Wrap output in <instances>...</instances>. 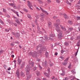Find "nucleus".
I'll return each instance as SVG.
<instances>
[{
	"label": "nucleus",
	"instance_id": "12",
	"mask_svg": "<svg viewBox=\"0 0 80 80\" xmlns=\"http://www.w3.org/2000/svg\"><path fill=\"white\" fill-rule=\"evenodd\" d=\"M56 23L55 24H57V25H59L60 24V21L59 19H58L56 21Z\"/></svg>",
	"mask_w": 80,
	"mask_h": 80
},
{
	"label": "nucleus",
	"instance_id": "27",
	"mask_svg": "<svg viewBox=\"0 0 80 80\" xmlns=\"http://www.w3.org/2000/svg\"><path fill=\"white\" fill-rule=\"evenodd\" d=\"M25 63L24 62L22 63V68H23V67H24V65H25Z\"/></svg>",
	"mask_w": 80,
	"mask_h": 80
},
{
	"label": "nucleus",
	"instance_id": "52",
	"mask_svg": "<svg viewBox=\"0 0 80 80\" xmlns=\"http://www.w3.org/2000/svg\"><path fill=\"white\" fill-rule=\"evenodd\" d=\"M53 18H54V19H57V17L56 16H54L53 17Z\"/></svg>",
	"mask_w": 80,
	"mask_h": 80
},
{
	"label": "nucleus",
	"instance_id": "38",
	"mask_svg": "<svg viewBox=\"0 0 80 80\" xmlns=\"http://www.w3.org/2000/svg\"><path fill=\"white\" fill-rule=\"evenodd\" d=\"M30 65H31L32 67H33V65H34V62H32Z\"/></svg>",
	"mask_w": 80,
	"mask_h": 80
},
{
	"label": "nucleus",
	"instance_id": "8",
	"mask_svg": "<svg viewBox=\"0 0 80 80\" xmlns=\"http://www.w3.org/2000/svg\"><path fill=\"white\" fill-rule=\"evenodd\" d=\"M16 76H17L19 78H20L19 76H20V72H19V69H18L16 72Z\"/></svg>",
	"mask_w": 80,
	"mask_h": 80
},
{
	"label": "nucleus",
	"instance_id": "9",
	"mask_svg": "<svg viewBox=\"0 0 80 80\" xmlns=\"http://www.w3.org/2000/svg\"><path fill=\"white\" fill-rule=\"evenodd\" d=\"M40 17L42 18L40 19L42 21H43L44 20L43 19L45 18V15L43 14H40Z\"/></svg>",
	"mask_w": 80,
	"mask_h": 80
},
{
	"label": "nucleus",
	"instance_id": "28",
	"mask_svg": "<svg viewBox=\"0 0 80 80\" xmlns=\"http://www.w3.org/2000/svg\"><path fill=\"white\" fill-rule=\"evenodd\" d=\"M9 30H10V29H7V28L5 29V32H8Z\"/></svg>",
	"mask_w": 80,
	"mask_h": 80
},
{
	"label": "nucleus",
	"instance_id": "15",
	"mask_svg": "<svg viewBox=\"0 0 80 80\" xmlns=\"http://www.w3.org/2000/svg\"><path fill=\"white\" fill-rule=\"evenodd\" d=\"M14 18H15V19H16V22H17V23L18 25H20V22H19V21H18V19L17 18H16L15 17H14Z\"/></svg>",
	"mask_w": 80,
	"mask_h": 80
},
{
	"label": "nucleus",
	"instance_id": "17",
	"mask_svg": "<svg viewBox=\"0 0 80 80\" xmlns=\"http://www.w3.org/2000/svg\"><path fill=\"white\" fill-rule=\"evenodd\" d=\"M48 27L49 28H50L52 27V24H51V22H48Z\"/></svg>",
	"mask_w": 80,
	"mask_h": 80
},
{
	"label": "nucleus",
	"instance_id": "59",
	"mask_svg": "<svg viewBox=\"0 0 80 80\" xmlns=\"http://www.w3.org/2000/svg\"><path fill=\"white\" fill-rule=\"evenodd\" d=\"M11 45L12 46H14L15 45V44H13V43H12L11 44Z\"/></svg>",
	"mask_w": 80,
	"mask_h": 80
},
{
	"label": "nucleus",
	"instance_id": "10",
	"mask_svg": "<svg viewBox=\"0 0 80 80\" xmlns=\"http://www.w3.org/2000/svg\"><path fill=\"white\" fill-rule=\"evenodd\" d=\"M15 36L18 39L20 38V33H16Z\"/></svg>",
	"mask_w": 80,
	"mask_h": 80
},
{
	"label": "nucleus",
	"instance_id": "30",
	"mask_svg": "<svg viewBox=\"0 0 80 80\" xmlns=\"http://www.w3.org/2000/svg\"><path fill=\"white\" fill-rule=\"evenodd\" d=\"M27 17H28V18H29V19H31V16H30V15L29 14H28Z\"/></svg>",
	"mask_w": 80,
	"mask_h": 80
},
{
	"label": "nucleus",
	"instance_id": "46",
	"mask_svg": "<svg viewBox=\"0 0 80 80\" xmlns=\"http://www.w3.org/2000/svg\"><path fill=\"white\" fill-rule=\"evenodd\" d=\"M14 43H17V44H18H18H19L20 43H19V42H14Z\"/></svg>",
	"mask_w": 80,
	"mask_h": 80
},
{
	"label": "nucleus",
	"instance_id": "32",
	"mask_svg": "<svg viewBox=\"0 0 80 80\" xmlns=\"http://www.w3.org/2000/svg\"><path fill=\"white\" fill-rule=\"evenodd\" d=\"M14 13H16V14H17L18 17H19V14H18V12L15 11V12H14Z\"/></svg>",
	"mask_w": 80,
	"mask_h": 80
},
{
	"label": "nucleus",
	"instance_id": "64",
	"mask_svg": "<svg viewBox=\"0 0 80 80\" xmlns=\"http://www.w3.org/2000/svg\"><path fill=\"white\" fill-rule=\"evenodd\" d=\"M13 8H15V7H16V6H15V4H13Z\"/></svg>",
	"mask_w": 80,
	"mask_h": 80
},
{
	"label": "nucleus",
	"instance_id": "24",
	"mask_svg": "<svg viewBox=\"0 0 80 80\" xmlns=\"http://www.w3.org/2000/svg\"><path fill=\"white\" fill-rule=\"evenodd\" d=\"M66 3H67V4H68V5H72L71 3L69 2H68V1L67 0H66Z\"/></svg>",
	"mask_w": 80,
	"mask_h": 80
},
{
	"label": "nucleus",
	"instance_id": "22",
	"mask_svg": "<svg viewBox=\"0 0 80 80\" xmlns=\"http://www.w3.org/2000/svg\"><path fill=\"white\" fill-rule=\"evenodd\" d=\"M63 16L66 19H67V18H68V16H67V15H66V14L65 13L64 14Z\"/></svg>",
	"mask_w": 80,
	"mask_h": 80
},
{
	"label": "nucleus",
	"instance_id": "5",
	"mask_svg": "<svg viewBox=\"0 0 80 80\" xmlns=\"http://www.w3.org/2000/svg\"><path fill=\"white\" fill-rule=\"evenodd\" d=\"M39 54L37 52H35L32 53V56L33 57H35V58H37V57L39 56Z\"/></svg>",
	"mask_w": 80,
	"mask_h": 80
},
{
	"label": "nucleus",
	"instance_id": "60",
	"mask_svg": "<svg viewBox=\"0 0 80 80\" xmlns=\"http://www.w3.org/2000/svg\"><path fill=\"white\" fill-rule=\"evenodd\" d=\"M10 70H11V68H8V70H9V71H10Z\"/></svg>",
	"mask_w": 80,
	"mask_h": 80
},
{
	"label": "nucleus",
	"instance_id": "58",
	"mask_svg": "<svg viewBox=\"0 0 80 80\" xmlns=\"http://www.w3.org/2000/svg\"><path fill=\"white\" fill-rule=\"evenodd\" d=\"M71 66H72V65L71 64H70L69 65V66L68 67V68H71Z\"/></svg>",
	"mask_w": 80,
	"mask_h": 80
},
{
	"label": "nucleus",
	"instance_id": "18",
	"mask_svg": "<svg viewBox=\"0 0 80 80\" xmlns=\"http://www.w3.org/2000/svg\"><path fill=\"white\" fill-rule=\"evenodd\" d=\"M60 26L61 28L63 30H64V31H65V30H66V29L65 28V27H63L62 25H60Z\"/></svg>",
	"mask_w": 80,
	"mask_h": 80
},
{
	"label": "nucleus",
	"instance_id": "7",
	"mask_svg": "<svg viewBox=\"0 0 80 80\" xmlns=\"http://www.w3.org/2000/svg\"><path fill=\"white\" fill-rule=\"evenodd\" d=\"M59 34H58V38H59V39H62V32H58Z\"/></svg>",
	"mask_w": 80,
	"mask_h": 80
},
{
	"label": "nucleus",
	"instance_id": "4",
	"mask_svg": "<svg viewBox=\"0 0 80 80\" xmlns=\"http://www.w3.org/2000/svg\"><path fill=\"white\" fill-rule=\"evenodd\" d=\"M30 67L29 65H27L26 68H25V71L27 73H30Z\"/></svg>",
	"mask_w": 80,
	"mask_h": 80
},
{
	"label": "nucleus",
	"instance_id": "1",
	"mask_svg": "<svg viewBox=\"0 0 80 80\" xmlns=\"http://www.w3.org/2000/svg\"><path fill=\"white\" fill-rule=\"evenodd\" d=\"M40 47L41 48V49L39 51V53H42L43 51H45L46 50V49H47L45 47H43V46H41V45L40 44L37 47H36V48L37 50H38V48H40Z\"/></svg>",
	"mask_w": 80,
	"mask_h": 80
},
{
	"label": "nucleus",
	"instance_id": "26",
	"mask_svg": "<svg viewBox=\"0 0 80 80\" xmlns=\"http://www.w3.org/2000/svg\"><path fill=\"white\" fill-rule=\"evenodd\" d=\"M73 30V28H70L68 29V33H69L70 31H72Z\"/></svg>",
	"mask_w": 80,
	"mask_h": 80
},
{
	"label": "nucleus",
	"instance_id": "31",
	"mask_svg": "<svg viewBox=\"0 0 80 80\" xmlns=\"http://www.w3.org/2000/svg\"><path fill=\"white\" fill-rule=\"evenodd\" d=\"M38 66L40 70H42V67H41V66H40V64H38Z\"/></svg>",
	"mask_w": 80,
	"mask_h": 80
},
{
	"label": "nucleus",
	"instance_id": "2",
	"mask_svg": "<svg viewBox=\"0 0 80 80\" xmlns=\"http://www.w3.org/2000/svg\"><path fill=\"white\" fill-rule=\"evenodd\" d=\"M46 72H46H44V74L45 75L46 77H47L48 78H49L50 75V68H48Z\"/></svg>",
	"mask_w": 80,
	"mask_h": 80
},
{
	"label": "nucleus",
	"instance_id": "51",
	"mask_svg": "<svg viewBox=\"0 0 80 80\" xmlns=\"http://www.w3.org/2000/svg\"><path fill=\"white\" fill-rule=\"evenodd\" d=\"M35 23H36V24L37 25H38V24L37 23V20H36L35 21Z\"/></svg>",
	"mask_w": 80,
	"mask_h": 80
},
{
	"label": "nucleus",
	"instance_id": "35",
	"mask_svg": "<svg viewBox=\"0 0 80 80\" xmlns=\"http://www.w3.org/2000/svg\"><path fill=\"white\" fill-rule=\"evenodd\" d=\"M23 10L26 12H28V10L25 8L23 9Z\"/></svg>",
	"mask_w": 80,
	"mask_h": 80
},
{
	"label": "nucleus",
	"instance_id": "37",
	"mask_svg": "<svg viewBox=\"0 0 80 80\" xmlns=\"http://www.w3.org/2000/svg\"><path fill=\"white\" fill-rule=\"evenodd\" d=\"M44 38L45 39H46V40H48V38L47 36H44Z\"/></svg>",
	"mask_w": 80,
	"mask_h": 80
},
{
	"label": "nucleus",
	"instance_id": "63",
	"mask_svg": "<svg viewBox=\"0 0 80 80\" xmlns=\"http://www.w3.org/2000/svg\"><path fill=\"white\" fill-rule=\"evenodd\" d=\"M80 36H78V37H77V39H80Z\"/></svg>",
	"mask_w": 80,
	"mask_h": 80
},
{
	"label": "nucleus",
	"instance_id": "40",
	"mask_svg": "<svg viewBox=\"0 0 80 80\" xmlns=\"http://www.w3.org/2000/svg\"><path fill=\"white\" fill-rule=\"evenodd\" d=\"M37 62H40L41 61V60L40 59L38 58L37 59Z\"/></svg>",
	"mask_w": 80,
	"mask_h": 80
},
{
	"label": "nucleus",
	"instance_id": "6",
	"mask_svg": "<svg viewBox=\"0 0 80 80\" xmlns=\"http://www.w3.org/2000/svg\"><path fill=\"white\" fill-rule=\"evenodd\" d=\"M26 75H27V80H29V79H30L32 78V75L30 73H26Z\"/></svg>",
	"mask_w": 80,
	"mask_h": 80
},
{
	"label": "nucleus",
	"instance_id": "47",
	"mask_svg": "<svg viewBox=\"0 0 80 80\" xmlns=\"http://www.w3.org/2000/svg\"><path fill=\"white\" fill-rule=\"evenodd\" d=\"M7 22L9 23V24H10L11 23V21H10L9 20H7Z\"/></svg>",
	"mask_w": 80,
	"mask_h": 80
},
{
	"label": "nucleus",
	"instance_id": "14",
	"mask_svg": "<svg viewBox=\"0 0 80 80\" xmlns=\"http://www.w3.org/2000/svg\"><path fill=\"white\" fill-rule=\"evenodd\" d=\"M28 6L29 7H32L33 6H32V4L29 1H28Z\"/></svg>",
	"mask_w": 80,
	"mask_h": 80
},
{
	"label": "nucleus",
	"instance_id": "11",
	"mask_svg": "<svg viewBox=\"0 0 80 80\" xmlns=\"http://www.w3.org/2000/svg\"><path fill=\"white\" fill-rule=\"evenodd\" d=\"M40 8L42 12H44V13H45L47 15H48V12H47L46 11H45V10H43V8H41V7H40Z\"/></svg>",
	"mask_w": 80,
	"mask_h": 80
},
{
	"label": "nucleus",
	"instance_id": "53",
	"mask_svg": "<svg viewBox=\"0 0 80 80\" xmlns=\"http://www.w3.org/2000/svg\"><path fill=\"white\" fill-rule=\"evenodd\" d=\"M36 9L37 10H38V11H40V9H39L38 7L36 8Z\"/></svg>",
	"mask_w": 80,
	"mask_h": 80
},
{
	"label": "nucleus",
	"instance_id": "43",
	"mask_svg": "<svg viewBox=\"0 0 80 80\" xmlns=\"http://www.w3.org/2000/svg\"><path fill=\"white\" fill-rule=\"evenodd\" d=\"M3 12L5 13L7 12V10H6V9H5L3 8Z\"/></svg>",
	"mask_w": 80,
	"mask_h": 80
},
{
	"label": "nucleus",
	"instance_id": "29",
	"mask_svg": "<svg viewBox=\"0 0 80 80\" xmlns=\"http://www.w3.org/2000/svg\"><path fill=\"white\" fill-rule=\"evenodd\" d=\"M62 64L63 65L65 66V65H67V62H62Z\"/></svg>",
	"mask_w": 80,
	"mask_h": 80
},
{
	"label": "nucleus",
	"instance_id": "62",
	"mask_svg": "<svg viewBox=\"0 0 80 80\" xmlns=\"http://www.w3.org/2000/svg\"><path fill=\"white\" fill-rule=\"evenodd\" d=\"M54 78H55V76H52V80H53V79H54Z\"/></svg>",
	"mask_w": 80,
	"mask_h": 80
},
{
	"label": "nucleus",
	"instance_id": "20",
	"mask_svg": "<svg viewBox=\"0 0 80 80\" xmlns=\"http://www.w3.org/2000/svg\"><path fill=\"white\" fill-rule=\"evenodd\" d=\"M45 55L46 56V58H48V52H46L45 53Z\"/></svg>",
	"mask_w": 80,
	"mask_h": 80
},
{
	"label": "nucleus",
	"instance_id": "56",
	"mask_svg": "<svg viewBox=\"0 0 80 80\" xmlns=\"http://www.w3.org/2000/svg\"><path fill=\"white\" fill-rule=\"evenodd\" d=\"M39 3L40 4H43V2L41 1H40Z\"/></svg>",
	"mask_w": 80,
	"mask_h": 80
},
{
	"label": "nucleus",
	"instance_id": "61",
	"mask_svg": "<svg viewBox=\"0 0 80 80\" xmlns=\"http://www.w3.org/2000/svg\"><path fill=\"white\" fill-rule=\"evenodd\" d=\"M11 10L12 11V12H14V13H15V11L13 9H11Z\"/></svg>",
	"mask_w": 80,
	"mask_h": 80
},
{
	"label": "nucleus",
	"instance_id": "55",
	"mask_svg": "<svg viewBox=\"0 0 80 80\" xmlns=\"http://www.w3.org/2000/svg\"><path fill=\"white\" fill-rule=\"evenodd\" d=\"M37 80H41V79L39 77H38L37 78Z\"/></svg>",
	"mask_w": 80,
	"mask_h": 80
},
{
	"label": "nucleus",
	"instance_id": "19",
	"mask_svg": "<svg viewBox=\"0 0 80 80\" xmlns=\"http://www.w3.org/2000/svg\"><path fill=\"white\" fill-rule=\"evenodd\" d=\"M20 75L21 77H25V74H24V73L22 72H20Z\"/></svg>",
	"mask_w": 80,
	"mask_h": 80
},
{
	"label": "nucleus",
	"instance_id": "39",
	"mask_svg": "<svg viewBox=\"0 0 80 80\" xmlns=\"http://www.w3.org/2000/svg\"><path fill=\"white\" fill-rule=\"evenodd\" d=\"M9 5L11 6H13V3H9Z\"/></svg>",
	"mask_w": 80,
	"mask_h": 80
},
{
	"label": "nucleus",
	"instance_id": "13",
	"mask_svg": "<svg viewBox=\"0 0 80 80\" xmlns=\"http://www.w3.org/2000/svg\"><path fill=\"white\" fill-rule=\"evenodd\" d=\"M42 66H45V67H47V62L46 61H45L44 63L42 62Z\"/></svg>",
	"mask_w": 80,
	"mask_h": 80
},
{
	"label": "nucleus",
	"instance_id": "3",
	"mask_svg": "<svg viewBox=\"0 0 80 80\" xmlns=\"http://www.w3.org/2000/svg\"><path fill=\"white\" fill-rule=\"evenodd\" d=\"M54 27L56 29V30L58 33H59L60 32H62V31L60 30V28L58 26V25H57V24H54Z\"/></svg>",
	"mask_w": 80,
	"mask_h": 80
},
{
	"label": "nucleus",
	"instance_id": "44",
	"mask_svg": "<svg viewBox=\"0 0 80 80\" xmlns=\"http://www.w3.org/2000/svg\"><path fill=\"white\" fill-rule=\"evenodd\" d=\"M47 1L48 3H51V1L50 0H47Z\"/></svg>",
	"mask_w": 80,
	"mask_h": 80
},
{
	"label": "nucleus",
	"instance_id": "16",
	"mask_svg": "<svg viewBox=\"0 0 80 80\" xmlns=\"http://www.w3.org/2000/svg\"><path fill=\"white\" fill-rule=\"evenodd\" d=\"M18 62L19 65H20V63H21V62H22V60L21 59H20V57H18Z\"/></svg>",
	"mask_w": 80,
	"mask_h": 80
},
{
	"label": "nucleus",
	"instance_id": "33",
	"mask_svg": "<svg viewBox=\"0 0 80 80\" xmlns=\"http://www.w3.org/2000/svg\"><path fill=\"white\" fill-rule=\"evenodd\" d=\"M68 23H69V24H70V25H72V22L71 21H68Z\"/></svg>",
	"mask_w": 80,
	"mask_h": 80
},
{
	"label": "nucleus",
	"instance_id": "57",
	"mask_svg": "<svg viewBox=\"0 0 80 80\" xmlns=\"http://www.w3.org/2000/svg\"><path fill=\"white\" fill-rule=\"evenodd\" d=\"M60 58H61V59H62V60L64 59V58L62 56H61Z\"/></svg>",
	"mask_w": 80,
	"mask_h": 80
},
{
	"label": "nucleus",
	"instance_id": "36",
	"mask_svg": "<svg viewBox=\"0 0 80 80\" xmlns=\"http://www.w3.org/2000/svg\"><path fill=\"white\" fill-rule=\"evenodd\" d=\"M40 15H38L36 16V17L37 18H40Z\"/></svg>",
	"mask_w": 80,
	"mask_h": 80
},
{
	"label": "nucleus",
	"instance_id": "48",
	"mask_svg": "<svg viewBox=\"0 0 80 80\" xmlns=\"http://www.w3.org/2000/svg\"><path fill=\"white\" fill-rule=\"evenodd\" d=\"M60 75H62V76H64V75H65V73H61L60 74Z\"/></svg>",
	"mask_w": 80,
	"mask_h": 80
},
{
	"label": "nucleus",
	"instance_id": "54",
	"mask_svg": "<svg viewBox=\"0 0 80 80\" xmlns=\"http://www.w3.org/2000/svg\"><path fill=\"white\" fill-rule=\"evenodd\" d=\"M77 19L78 20H80V17H77Z\"/></svg>",
	"mask_w": 80,
	"mask_h": 80
},
{
	"label": "nucleus",
	"instance_id": "23",
	"mask_svg": "<svg viewBox=\"0 0 80 80\" xmlns=\"http://www.w3.org/2000/svg\"><path fill=\"white\" fill-rule=\"evenodd\" d=\"M36 73L38 76H40V73L38 71H36Z\"/></svg>",
	"mask_w": 80,
	"mask_h": 80
},
{
	"label": "nucleus",
	"instance_id": "49",
	"mask_svg": "<svg viewBox=\"0 0 80 80\" xmlns=\"http://www.w3.org/2000/svg\"><path fill=\"white\" fill-rule=\"evenodd\" d=\"M3 52V50H1L0 51V53H2Z\"/></svg>",
	"mask_w": 80,
	"mask_h": 80
},
{
	"label": "nucleus",
	"instance_id": "42",
	"mask_svg": "<svg viewBox=\"0 0 80 80\" xmlns=\"http://www.w3.org/2000/svg\"><path fill=\"white\" fill-rule=\"evenodd\" d=\"M56 2L58 3H59L60 2V1H59V0H56Z\"/></svg>",
	"mask_w": 80,
	"mask_h": 80
},
{
	"label": "nucleus",
	"instance_id": "21",
	"mask_svg": "<svg viewBox=\"0 0 80 80\" xmlns=\"http://www.w3.org/2000/svg\"><path fill=\"white\" fill-rule=\"evenodd\" d=\"M49 36L50 37H55V35L52 34H50Z\"/></svg>",
	"mask_w": 80,
	"mask_h": 80
},
{
	"label": "nucleus",
	"instance_id": "41",
	"mask_svg": "<svg viewBox=\"0 0 80 80\" xmlns=\"http://www.w3.org/2000/svg\"><path fill=\"white\" fill-rule=\"evenodd\" d=\"M37 68L36 67H35L34 68H33V70L34 71H35V70H36V69H37Z\"/></svg>",
	"mask_w": 80,
	"mask_h": 80
},
{
	"label": "nucleus",
	"instance_id": "25",
	"mask_svg": "<svg viewBox=\"0 0 80 80\" xmlns=\"http://www.w3.org/2000/svg\"><path fill=\"white\" fill-rule=\"evenodd\" d=\"M0 23H2V25H4V24L3 21L2 20V19H0Z\"/></svg>",
	"mask_w": 80,
	"mask_h": 80
},
{
	"label": "nucleus",
	"instance_id": "45",
	"mask_svg": "<svg viewBox=\"0 0 80 80\" xmlns=\"http://www.w3.org/2000/svg\"><path fill=\"white\" fill-rule=\"evenodd\" d=\"M68 58H66V59L64 61V62H67V61H68Z\"/></svg>",
	"mask_w": 80,
	"mask_h": 80
},
{
	"label": "nucleus",
	"instance_id": "34",
	"mask_svg": "<svg viewBox=\"0 0 80 80\" xmlns=\"http://www.w3.org/2000/svg\"><path fill=\"white\" fill-rule=\"evenodd\" d=\"M71 72H72V73H73V74H75V73H76V72H75L74 70H72L71 71Z\"/></svg>",
	"mask_w": 80,
	"mask_h": 80
},
{
	"label": "nucleus",
	"instance_id": "50",
	"mask_svg": "<svg viewBox=\"0 0 80 80\" xmlns=\"http://www.w3.org/2000/svg\"><path fill=\"white\" fill-rule=\"evenodd\" d=\"M12 35H15H15H16V33H15L13 32H12Z\"/></svg>",
	"mask_w": 80,
	"mask_h": 80
}]
</instances>
